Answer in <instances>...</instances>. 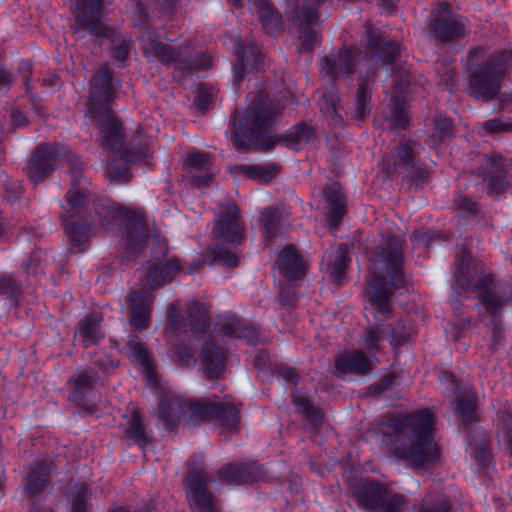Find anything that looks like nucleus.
I'll list each match as a JSON object with an SVG mask.
<instances>
[{"mask_svg": "<svg viewBox=\"0 0 512 512\" xmlns=\"http://www.w3.org/2000/svg\"><path fill=\"white\" fill-rule=\"evenodd\" d=\"M67 161L69 163V173L72 177V186H76L80 184L82 178L83 163L77 155L72 153L67 155Z\"/></svg>", "mask_w": 512, "mask_h": 512, "instance_id": "nucleus-57", "label": "nucleus"}, {"mask_svg": "<svg viewBox=\"0 0 512 512\" xmlns=\"http://www.w3.org/2000/svg\"><path fill=\"white\" fill-rule=\"evenodd\" d=\"M406 172L408 173L411 183L416 187H421L430 177V172L426 168L420 166L419 162L416 163L413 170Z\"/></svg>", "mask_w": 512, "mask_h": 512, "instance_id": "nucleus-60", "label": "nucleus"}, {"mask_svg": "<svg viewBox=\"0 0 512 512\" xmlns=\"http://www.w3.org/2000/svg\"><path fill=\"white\" fill-rule=\"evenodd\" d=\"M480 129L485 135H499L504 133H512V120L507 117H496L484 121Z\"/></svg>", "mask_w": 512, "mask_h": 512, "instance_id": "nucleus-44", "label": "nucleus"}, {"mask_svg": "<svg viewBox=\"0 0 512 512\" xmlns=\"http://www.w3.org/2000/svg\"><path fill=\"white\" fill-rule=\"evenodd\" d=\"M435 133L433 136H437L440 141L446 140L452 135L453 124L451 120L444 116H436L434 118Z\"/></svg>", "mask_w": 512, "mask_h": 512, "instance_id": "nucleus-54", "label": "nucleus"}, {"mask_svg": "<svg viewBox=\"0 0 512 512\" xmlns=\"http://www.w3.org/2000/svg\"><path fill=\"white\" fill-rule=\"evenodd\" d=\"M509 187V183L503 177L491 176L489 178L487 193L490 196H498L505 192Z\"/></svg>", "mask_w": 512, "mask_h": 512, "instance_id": "nucleus-61", "label": "nucleus"}, {"mask_svg": "<svg viewBox=\"0 0 512 512\" xmlns=\"http://www.w3.org/2000/svg\"><path fill=\"white\" fill-rule=\"evenodd\" d=\"M240 402L225 396L221 401L208 398L185 399L174 394H164L158 404L159 416H181L190 413V416H236L241 413Z\"/></svg>", "mask_w": 512, "mask_h": 512, "instance_id": "nucleus-9", "label": "nucleus"}, {"mask_svg": "<svg viewBox=\"0 0 512 512\" xmlns=\"http://www.w3.org/2000/svg\"><path fill=\"white\" fill-rule=\"evenodd\" d=\"M217 475L220 481L226 484H253L263 481L266 471L264 466L257 461L230 462L222 465Z\"/></svg>", "mask_w": 512, "mask_h": 512, "instance_id": "nucleus-19", "label": "nucleus"}, {"mask_svg": "<svg viewBox=\"0 0 512 512\" xmlns=\"http://www.w3.org/2000/svg\"><path fill=\"white\" fill-rule=\"evenodd\" d=\"M454 278L461 289L475 294L476 307L494 319L501 318L505 308L512 303V284L498 281L490 269L481 261H474L467 251L458 259Z\"/></svg>", "mask_w": 512, "mask_h": 512, "instance_id": "nucleus-5", "label": "nucleus"}, {"mask_svg": "<svg viewBox=\"0 0 512 512\" xmlns=\"http://www.w3.org/2000/svg\"><path fill=\"white\" fill-rule=\"evenodd\" d=\"M105 0H76L73 10L79 26L98 37L112 38V55L118 61H125L132 41L126 37L114 38V33L102 21V8Z\"/></svg>", "mask_w": 512, "mask_h": 512, "instance_id": "nucleus-11", "label": "nucleus"}, {"mask_svg": "<svg viewBox=\"0 0 512 512\" xmlns=\"http://www.w3.org/2000/svg\"><path fill=\"white\" fill-rule=\"evenodd\" d=\"M327 418H304V427L309 429L312 434L313 441L317 442L319 445H322L325 440L319 437L318 433L320 430L324 429L327 433L332 432V428L329 424L326 423Z\"/></svg>", "mask_w": 512, "mask_h": 512, "instance_id": "nucleus-48", "label": "nucleus"}, {"mask_svg": "<svg viewBox=\"0 0 512 512\" xmlns=\"http://www.w3.org/2000/svg\"><path fill=\"white\" fill-rule=\"evenodd\" d=\"M208 477L202 469H189L184 477L187 499L193 512H220L208 490Z\"/></svg>", "mask_w": 512, "mask_h": 512, "instance_id": "nucleus-14", "label": "nucleus"}, {"mask_svg": "<svg viewBox=\"0 0 512 512\" xmlns=\"http://www.w3.org/2000/svg\"><path fill=\"white\" fill-rule=\"evenodd\" d=\"M184 168L192 176V183L196 186L206 185L211 178L207 171L211 167V155L206 152L191 151L182 157Z\"/></svg>", "mask_w": 512, "mask_h": 512, "instance_id": "nucleus-27", "label": "nucleus"}, {"mask_svg": "<svg viewBox=\"0 0 512 512\" xmlns=\"http://www.w3.org/2000/svg\"><path fill=\"white\" fill-rule=\"evenodd\" d=\"M69 211L79 214L61 217L66 234L77 252L87 249L89 239L99 228L109 229L120 218L125 221L126 237L124 248L126 258H134L145 247L148 230L143 217L136 212L124 209L108 198L91 200L89 192L84 188L73 186L66 194Z\"/></svg>", "mask_w": 512, "mask_h": 512, "instance_id": "nucleus-1", "label": "nucleus"}, {"mask_svg": "<svg viewBox=\"0 0 512 512\" xmlns=\"http://www.w3.org/2000/svg\"><path fill=\"white\" fill-rule=\"evenodd\" d=\"M23 482L24 493L28 498L42 494L51 483L50 465L44 460L35 462Z\"/></svg>", "mask_w": 512, "mask_h": 512, "instance_id": "nucleus-26", "label": "nucleus"}, {"mask_svg": "<svg viewBox=\"0 0 512 512\" xmlns=\"http://www.w3.org/2000/svg\"><path fill=\"white\" fill-rule=\"evenodd\" d=\"M113 95L111 75L108 67L104 66L91 80L88 114L98 121L101 147L111 155L120 154V161L114 158L108 165L107 173L111 182L128 180L130 172L127 162L134 160L128 154L122 153L124 147L122 126L110 107Z\"/></svg>", "mask_w": 512, "mask_h": 512, "instance_id": "nucleus-2", "label": "nucleus"}, {"mask_svg": "<svg viewBox=\"0 0 512 512\" xmlns=\"http://www.w3.org/2000/svg\"><path fill=\"white\" fill-rule=\"evenodd\" d=\"M293 5L292 17L298 22L299 53H310L318 44V34L314 29L319 23L318 9L325 0H288Z\"/></svg>", "mask_w": 512, "mask_h": 512, "instance_id": "nucleus-12", "label": "nucleus"}, {"mask_svg": "<svg viewBox=\"0 0 512 512\" xmlns=\"http://www.w3.org/2000/svg\"><path fill=\"white\" fill-rule=\"evenodd\" d=\"M418 162V150L415 142H403L396 147L395 167H400L406 172L413 170Z\"/></svg>", "mask_w": 512, "mask_h": 512, "instance_id": "nucleus-40", "label": "nucleus"}, {"mask_svg": "<svg viewBox=\"0 0 512 512\" xmlns=\"http://www.w3.org/2000/svg\"><path fill=\"white\" fill-rule=\"evenodd\" d=\"M349 489L358 506L368 512H404L405 496L376 480L355 479L350 482Z\"/></svg>", "mask_w": 512, "mask_h": 512, "instance_id": "nucleus-10", "label": "nucleus"}, {"mask_svg": "<svg viewBox=\"0 0 512 512\" xmlns=\"http://www.w3.org/2000/svg\"><path fill=\"white\" fill-rule=\"evenodd\" d=\"M61 147L57 144L45 143L37 146L25 169L26 176L33 184L43 182L55 170Z\"/></svg>", "mask_w": 512, "mask_h": 512, "instance_id": "nucleus-16", "label": "nucleus"}, {"mask_svg": "<svg viewBox=\"0 0 512 512\" xmlns=\"http://www.w3.org/2000/svg\"><path fill=\"white\" fill-rule=\"evenodd\" d=\"M384 329L369 328L362 335V345L367 350H373L377 347V343L386 336Z\"/></svg>", "mask_w": 512, "mask_h": 512, "instance_id": "nucleus-53", "label": "nucleus"}, {"mask_svg": "<svg viewBox=\"0 0 512 512\" xmlns=\"http://www.w3.org/2000/svg\"><path fill=\"white\" fill-rule=\"evenodd\" d=\"M152 296L148 290H132L129 295L131 310L130 323L135 329L147 328L150 322V305Z\"/></svg>", "mask_w": 512, "mask_h": 512, "instance_id": "nucleus-25", "label": "nucleus"}, {"mask_svg": "<svg viewBox=\"0 0 512 512\" xmlns=\"http://www.w3.org/2000/svg\"><path fill=\"white\" fill-rule=\"evenodd\" d=\"M205 422L211 423L223 440L238 433L240 426V418H187L186 425L200 426Z\"/></svg>", "mask_w": 512, "mask_h": 512, "instance_id": "nucleus-35", "label": "nucleus"}, {"mask_svg": "<svg viewBox=\"0 0 512 512\" xmlns=\"http://www.w3.org/2000/svg\"><path fill=\"white\" fill-rule=\"evenodd\" d=\"M96 376L95 372L82 371L69 379V384L73 386L69 400L83 407L86 413H94L93 405L88 403L86 397L91 393Z\"/></svg>", "mask_w": 512, "mask_h": 512, "instance_id": "nucleus-28", "label": "nucleus"}, {"mask_svg": "<svg viewBox=\"0 0 512 512\" xmlns=\"http://www.w3.org/2000/svg\"><path fill=\"white\" fill-rule=\"evenodd\" d=\"M451 405L456 414L473 416L477 411V396L471 390L465 391Z\"/></svg>", "mask_w": 512, "mask_h": 512, "instance_id": "nucleus-42", "label": "nucleus"}, {"mask_svg": "<svg viewBox=\"0 0 512 512\" xmlns=\"http://www.w3.org/2000/svg\"><path fill=\"white\" fill-rule=\"evenodd\" d=\"M512 53L507 50L489 52L485 47L472 49L466 58L468 91L476 100L489 102L500 91L501 80Z\"/></svg>", "mask_w": 512, "mask_h": 512, "instance_id": "nucleus-7", "label": "nucleus"}, {"mask_svg": "<svg viewBox=\"0 0 512 512\" xmlns=\"http://www.w3.org/2000/svg\"><path fill=\"white\" fill-rule=\"evenodd\" d=\"M359 51L356 47L349 46L338 51L332 57L321 59L320 73L331 79L344 76L351 80V75L355 71Z\"/></svg>", "mask_w": 512, "mask_h": 512, "instance_id": "nucleus-20", "label": "nucleus"}, {"mask_svg": "<svg viewBox=\"0 0 512 512\" xmlns=\"http://www.w3.org/2000/svg\"><path fill=\"white\" fill-rule=\"evenodd\" d=\"M143 53L163 64L174 65L173 78L181 81L185 75H193L211 67L210 59L204 54H195L184 46H172L159 40L153 31L146 30L140 36Z\"/></svg>", "mask_w": 512, "mask_h": 512, "instance_id": "nucleus-8", "label": "nucleus"}, {"mask_svg": "<svg viewBox=\"0 0 512 512\" xmlns=\"http://www.w3.org/2000/svg\"><path fill=\"white\" fill-rule=\"evenodd\" d=\"M101 321L102 317L99 313H91L79 322V334L83 338L85 346L97 343L102 337L100 330Z\"/></svg>", "mask_w": 512, "mask_h": 512, "instance_id": "nucleus-39", "label": "nucleus"}, {"mask_svg": "<svg viewBox=\"0 0 512 512\" xmlns=\"http://www.w3.org/2000/svg\"><path fill=\"white\" fill-rule=\"evenodd\" d=\"M340 99L335 91V88L327 94H323L319 100V107L322 114L330 119L331 123L335 126L343 124V118L338 112Z\"/></svg>", "mask_w": 512, "mask_h": 512, "instance_id": "nucleus-41", "label": "nucleus"}, {"mask_svg": "<svg viewBox=\"0 0 512 512\" xmlns=\"http://www.w3.org/2000/svg\"><path fill=\"white\" fill-rule=\"evenodd\" d=\"M383 442L393 456L416 466L434 464L440 458L433 438L437 418H386Z\"/></svg>", "mask_w": 512, "mask_h": 512, "instance_id": "nucleus-3", "label": "nucleus"}, {"mask_svg": "<svg viewBox=\"0 0 512 512\" xmlns=\"http://www.w3.org/2000/svg\"><path fill=\"white\" fill-rule=\"evenodd\" d=\"M496 436L499 442L508 444L512 455V418H498Z\"/></svg>", "mask_w": 512, "mask_h": 512, "instance_id": "nucleus-50", "label": "nucleus"}, {"mask_svg": "<svg viewBox=\"0 0 512 512\" xmlns=\"http://www.w3.org/2000/svg\"><path fill=\"white\" fill-rule=\"evenodd\" d=\"M485 169L487 170V172H507L510 169H512V157L504 158L501 154H492L486 160Z\"/></svg>", "mask_w": 512, "mask_h": 512, "instance_id": "nucleus-52", "label": "nucleus"}, {"mask_svg": "<svg viewBox=\"0 0 512 512\" xmlns=\"http://www.w3.org/2000/svg\"><path fill=\"white\" fill-rule=\"evenodd\" d=\"M220 332L227 337L244 339L251 343L258 337L257 330L253 325L243 323L235 316L226 317L220 323Z\"/></svg>", "mask_w": 512, "mask_h": 512, "instance_id": "nucleus-33", "label": "nucleus"}, {"mask_svg": "<svg viewBox=\"0 0 512 512\" xmlns=\"http://www.w3.org/2000/svg\"><path fill=\"white\" fill-rule=\"evenodd\" d=\"M167 316L171 328L177 332L203 333L209 328L207 311L196 301L187 304L185 315L177 314L175 305L170 304Z\"/></svg>", "mask_w": 512, "mask_h": 512, "instance_id": "nucleus-18", "label": "nucleus"}, {"mask_svg": "<svg viewBox=\"0 0 512 512\" xmlns=\"http://www.w3.org/2000/svg\"><path fill=\"white\" fill-rule=\"evenodd\" d=\"M219 208V212L215 215L214 235L218 240L231 243L239 242L243 237L244 227L236 202L227 200L225 203H221Z\"/></svg>", "mask_w": 512, "mask_h": 512, "instance_id": "nucleus-17", "label": "nucleus"}, {"mask_svg": "<svg viewBox=\"0 0 512 512\" xmlns=\"http://www.w3.org/2000/svg\"><path fill=\"white\" fill-rule=\"evenodd\" d=\"M395 379V373H388L384 375L377 383L371 385L369 387V391L374 395L379 396L393 387Z\"/></svg>", "mask_w": 512, "mask_h": 512, "instance_id": "nucleus-59", "label": "nucleus"}, {"mask_svg": "<svg viewBox=\"0 0 512 512\" xmlns=\"http://www.w3.org/2000/svg\"><path fill=\"white\" fill-rule=\"evenodd\" d=\"M180 269L177 260H169L165 263L151 262L148 264L146 274L140 280L142 286L140 289H157L170 282Z\"/></svg>", "mask_w": 512, "mask_h": 512, "instance_id": "nucleus-23", "label": "nucleus"}, {"mask_svg": "<svg viewBox=\"0 0 512 512\" xmlns=\"http://www.w3.org/2000/svg\"><path fill=\"white\" fill-rule=\"evenodd\" d=\"M129 349L139 363L144 367L147 378L152 380L153 378V367L152 362L150 360V352L147 348L140 342H138L137 337L131 339L128 343Z\"/></svg>", "mask_w": 512, "mask_h": 512, "instance_id": "nucleus-43", "label": "nucleus"}, {"mask_svg": "<svg viewBox=\"0 0 512 512\" xmlns=\"http://www.w3.org/2000/svg\"><path fill=\"white\" fill-rule=\"evenodd\" d=\"M350 259L346 245H340L337 250L329 256L327 272L333 283L341 284L345 280V273Z\"/></svg>", "mask_w": 512, "mask_h": 512, "instance_id": "nucleus-36", "label": "nucleus"}, {"mask_svg": "<svg viewBox=\"0 0 512 512\" xmlns=\"http://www.w3.org/2000/svg\"><path fill=\"white\" fill-rule=\"evenodd\" d=\"M292 400L298 413L305 414V416H318V409L314 407L312 402L306 396L294 393L292 395Z\"/></svg>", "mask_w": 512, "mask_h": 512, "instance_id": "nucleus-55", "label": "nucleus"}, {"mask_svg": "<svg viewBox=\"0 0 512 512\" xmlns=\"http://www.w3.org/2000/svg\"><path fill=\"white\" fill-rule=\"evenodd\" d=\"M280 304L284 307H291L296 301L294 288L290 285L281 286L279 293Z\"/></svg>", "mask_w": 512, "mask_h": 512, "instance_id": "nucleus-64", "label": "nucleus"}, {"mask_svg": "<svg viewBox=\"0 0 512 512\" xmlns=\"http://www.w3.org/2000/svg\"><path fill=\"white\" fill-rule=\"evenodd\" d=\"M431 15L430 30L437 41L450 42L468 34V21L453 13L447 2H439Z\"/></svg>", "mask_w": 512, "mask_h": 512, "instance_id": "nucleus-13", "label": "nucleus"}, {"mask_svg": "<svg viewBox=\"0 0 512 512\" xmlns=\"http://www.w3.org/2000/svg\"><path fill=\"white\" fill-rule=\"evenodd\" d=\"M480 418H459L458 429L465 433L467 445L479 469H487L493 461L489 435L478 428Z\"/></svg>", "mask_w": 512, "mask_h": 512, "instance_id": "nucleus-15", "label": "nucleus"}, {"mask_svg": "<svg viewBox=\"0 0 512 512\" xmlns=\"http://www.w3.org/2000/svg\"><path fill=\"white\" fill-rule=\"evenodd\" d=\"M335 369L341 374L364 375L372 369V364L363 352L351 351L337 356Z\"/></svg>", "mask_w": 512, "mask_h": 512, "instance_id": "nucleus-31", "label": "nucleus"}, {"mask_svg": "<svg viewBox=\"0 0 512 512\" xmlns=\"http://www.w3.org/2000/svg\"><path fill=\"white\" fill-rule=\"evenodd\" d=\"M313 131L305 125L296 126L287 136L286 142L288 147H293L302 142H308L312 137Z\"/></svg>", "mask_w": 512, "mask_h": 512, "instance_id": "nucleus-49", "label": "nucleus"}, {"mask_svg": "<svg viewBox=\"0 0 512 512\" xmlns=\"http://www.w3.org/2000/svg\"><path fill=\"white\" fill-rule=\"evenodd\" d=\"M210 253L213 257V262L220 261L228 267H236L238 265L237 256L230 250L224 249L217 244L210 248Z\"/></svg>", "mask_w": 512, "mask_h": 512, "instance_id": "nucleus-51", "label": "nucleus"}, {"mask_svg": "<svg viewBox=\"0 0 512 512\" xmlns=\"http://www.w3.org/2000/svg\"><path fill=\"white\" fill-rule=\"evenodd\" d=\"M275 266L289 281L303 278L307 270L304 258L293 245H287L279 252Z\"/></svg>", "mask_w": 512, "mask_h": 512, "instance_id": "nucleus-24", "label": "nucleus"}, {"mask_svg": "<svg viewBox=\"0 0 512 512\" xmlns=\"http://www.w3.org/2000/svg\"><path fill=\"white\" fill-rule=\"evenodd\" d=\"M261 222L267 237H273L279 227L280 213L277 209L267 208L261 214Z\"/></svg>", "mask_w": 512, "mask_h": 512, "instance_id": "nucleus-47", "label": "nucleus"}, {"mask_svg": "<svg viewBox=\"0 0 512 512\" xmlns=\"http://www.w3.org/2000/svg\"><path fill=\"white\" fill-rule=\"evenodd\" d=\"M371 279L367 283L366 296L376 310L387 315L393 295L389 286L400 289L406 285L403 270V241L396 236H385L370 255Z\"/></svg>", "mask_w": 512, "mask_h": 512, "instance_id": "nucleus-4", "label": "nucleus"}, {"mask_svg": "<svg viewBox=\"0 0 512 512\" xmlns=\"http://www.w3.org/2000/svg\"><path fill=\"white\" fill-rule=\"evenodd\" d=\"M235 174H241L261 183H269L280 172V166L275 163L265 165H239L230 169Z\"/></svg>", "mask_w": 512, "mask_h": 512, "instance_id": "nucleus-34", "label": "nucleus"}, {"mask_svg": "<svg viewBox=\"0 0 512 512\" xmlns=\"http://www.w3.org/2000/svg\"><path fill=\"white\" fill-rule=\"evenodd\" d=\"M278 109L274 107L268 95L263 91L255 96L243 117L234 113L230 118L232 143L238 152L246 153L250 147L257 150H269L277 142L269 128L274 123Z\"/></svg>", "mask_w": 512, "mask_h": 512, "instance_id": "nucleus-6", "label": "nucleus"}, {"mask_svg": "<svg viewBox=\"0 0 512 512\" xmlns=\"http://www.w3.org/2000/svg\"><path fill=\"white\" fill-rule=\"evenodd\" d=\"M237 57L235 64L233 65L234 72V85H238L243 79L245 69L250 67H256L261 60V53L258 46L254 43L243 44L239 42L235 50Z\"/></svg>", "mask_w": 512, "mask_h": 512, "instance_id": "nucleus-30", "label": "nucleus"}, {"mask_svg": "<svg viewBox=\"0 0 512 512\" xmlns=\"http://www.w3.org/2000/svg\"><path fill=\"white\" fill-rule=\"evenodd\" d=\"M372 83L365 77L361 79L355 93V101L351 112L353 120L362 122L371 112Z\"/></svg>", "mask_w": 512, "mask_h": 512, "instance_id": "nucleus-32", "label": "nucleus"}, {"mask_svg": "<svg viewBox=\"0 0 512 512\" xmlns=\"http://www.w3.org/2000/svg\"><path fill=\"white\" fill-rule=\"evenodd\" d=\"M408 123V116L404 110L403 100L399 96L391 99L390 125L396 128H404Z\"/></svg>", "mask_w": 512, "mask_h": 512, "instance_id": "nucleus-45", "label": "nucleus"}, {"mask_svg": "<svg viewBox=\"0 0 512 512\" xmlns=\"http://www.w3.org/2000/svg\"><path fill=\"white\" fill-rule=\"evenodd\" d=\"M452 504L447 498H440L433 502L424 501L419 507V512H451Z\"/></svg>", "mask_w": 512, "mask_h": 512, "instance_id": "nucleus-56", "label": "nucleus"}, {"mask_svg": "<svg viewBox=\"0 0 512 512\" xmlns=\"http://www.w3.org/2000/svg\"><path fill=\"white\" fill-rule=\"evenodd\" d=\"M20 293V285L17 284L11 277H0V295H6L14 298Z\"/></svg>", "mask_w": 512, "mask_h": 512, "instance_id": "nucleus-62", "label": "nucleus"}, {"mask_svg": "<svg viewBox=\"0 0 512 512\" xmlns=\"http://www.w3.org/2000/svg\"><path fill=\"white\" fill-rule=\"evenodd\" d=\"M91 496V489L86 483H76L68 495L70 512H92L93 505L89 502Z\"/></svg>", "mask_w": 512, "mask_h": 512, "instance_id": "nucleus-38", "label": "nucleus"}, {"mask_svg": "<svg viewBox=\"0 0 512 512\" xmlns=\"http://www.w3.org/2000/svg\"><path fill=\"white\" fill-rule=\"evenodd\" d=\"M226 355L222 347L218 346L213 340L204 342L200 362L201 368L206 378L218 379L226 369Z\"/></svg>", "mask_w": 512, "mask_h": 512, "instance_id": "nucleus-22", "label": "nucleus"}, {"mask_svg": "<svg viewBox=\"0 0 512 512\" xmlns=\"http://www.w3.org/2000/svg\"><path fill=\"white\" fill-rule=\"evenodd\" d=\"M366 29L368 42L365 48V55L371 59L381 61L384 65L392 63L399 54V44L386 40L370 24H366Z\"/></svg>", "mask_w": 512, "mask_h": 512, "instance_id": "nucleus-21", "label": "nucleus"}, {"mask_svg": "<svg viewBox=\"0 0 512 512\" xmlns=\"http://www.w3.org/2000/svg\"><path fill=\"white\" fill-rule=\"evenodd\" d=\"M326 200V217L331 226L337 227L346 213V199L336 182L326 186L323 190Z\"/></svg>", "mask_w": 512, "mask_h": 512, "instance_id": "nucleus-29", "label": "nucleus"}, {"mask_svg": "<svg viewBox=\"0 0 512 512\" xmlns=\"http://www.w3.org/2000/svg\"><path fill=\"white\" fill-rule=\"evenodd\" d=\"M411 333L409 329H406L403 322H398L397 326L391 332V343L393 345H400L409 339Z\"/></svg>", "mask_w": 512, "mask_h": 512, "instance_id": "nucleus-63", "label": "nucleus"}, {"mask_svg": "<svg viewBox=\"0 0 512 512\" xmlns=\"http://www.w3.org/2000/svg\"><path fill=\"white\" fill-rule=\"evenodd\" d=\"M258 7L255 11L258 13L263 29L268 33H273L282 27L281 14L274 8L268 0H258Z\"/></svg>", "mask_w": 512, "mask_h": 512, "instance_id": "nucleus-37", "label": "nucleus"}, {"mask_svg": "<svg viewBox=\"0 0 512 512\" xmlns=\"http://www.w3.org/2000/svg\"><path fill=\"white\" fill-rule=\"evenodd\" d=\"M142 418H132L129 427L126 429V436L132 440L140 447H146L151 439L147 435L144 429V425L142 423Z\"/></svg>", "mask_w": 512, "mask_h": 512, "instance_id": "nucleus-46", "label": "nucleus"}, {"mask_svg": "<svg viewBox=\"0 0 512 512\" xmlns=\"http://www.w3.org/2000/svg\"><path fill=\"white\" fill-rule=\"evenodd\" d=\"M214 96V89L212 87H206L203 84L198 86L197 96L194 100V104L200 110L207 109Z\"/></svg>", "mask_w": 512, "mask_h": 512, "instance_id": "nucleus-58", "label": "nucleus"}]
</instances>
